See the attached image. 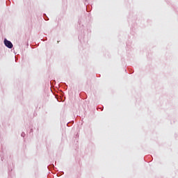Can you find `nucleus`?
Wrapping results in <instances>:
<instances>
[{
	"label": "nucleus",
	"instance_id": "f257e3e1",
	"mask_svg": "<svg viewBox=\"0 0 178 178\" xmlns=\"http://www.w3.org/2000/svg\"><path fill=\"white\" fill-rule=\"evenodd\" d=\"M4 44L8 48H13V44H12V42L6 39L4 40Z\"/></svg>",
	"mask_w": 178,
	"mask_h": 178
}]
</instances>
